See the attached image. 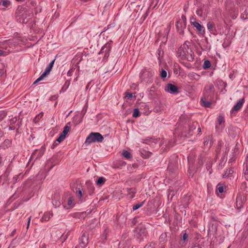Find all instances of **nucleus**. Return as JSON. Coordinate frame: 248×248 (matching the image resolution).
Here are the masks:
<instances>
[{"instance_id": "obj_41", "label": "nucleus", "mask_w": 248, "mask_h": 248, "mask_svg": "<svg viewBox=\"0 0 248 248\" xmlns=\"http://www.w3.org/2000/svg\"><path fill=\"white\" fill-rule=\"evenodd\" d=\"M212 166V163L211 161H209L206 164V169L208 170H209L210 173H212V170L211 169Z\"/></svg>"}, {"instance_id": "obj_36", "label": "nucleus", "mask_w": 248, "mask_h": 248, "mask_svg": "<svg viewBox=\"0 0 248 248\" xmlns=\"http://www.w3.org/2000/svg\"><path fill=\"white\" fill-rule=\"evenodd\" d=\"M3 145L6 147H10L11 144H12V140H10L9 139H6L3 143Z\"/></svg>"}, {"instance_id": "obj_35", "label": "nucleus", "mask_w": 248, "mask_h": 248, "mask_svg": "<svg viewBox=\"0 0 248 248\" xmlns=\"http://www.w3.org/2000/svg\"><path fill=\"white\" fill-rule=\"evenodd\" d=\"M7 115V112L5 110H0V121H1Z\"/></svg>"}, {"instance_id": "obj_62", "label": "nucleus", "mask_w": 248, "mask_h": 248, "mask_svg": "<svg viewBox=\"0 0 248 248\" xmlns=\"http://www.w3.org/2000/svg\"><path fill=\"white\" fill-rule=\"evenodd\" d=\"M31 217L30 216L29 218H28V223H27V229H28L29 228V227L30 226V222H31Z\"/></svg>"}, {"instance_id": "obj_25", "label": "nucleus", "mask_w": 248, "mask_h": 248, "mask_svg": "<svg viewBox=\"0 0 248 248\" xmlns=\"http://www.w3.org/2000/svg\"><path fill=\"white\" fill-rule=\"evenodd\" d=\"M106 182V179L103 177H100L96 181V184L97 186H101L103 185Z\"/></svg>"}, {"instance_id": "obj_20", "label": "nucleus", "mask_w": 248, "mask_h": 248, "mask_svg": "<svg viewBox=\"0 0 248 248\" xmlns=\"http://www.w3.org/2000/svg\"><path fill=\"white\" fill-rule=\"evenodd\" d=\"M86 185L88 188L90 194L91 195L94 191V187L90 181L86 182Z\"/></svg>"}, {"instance_id": "obj_13", "label": "nucleus", "mask_w": 248, "mask_h": 248, "mask_svg": "<svg viewBox=\"0 0 248 248\" xmlns=\"http://www.w3.org/2000/svg\"><path fill=\"white\" fill-rule=\"evenodd\" d=\"M186 24L184 23V22H180L177 21L176 23V27L177 32L182 35L184 34V29L186 28Z\"/></svg>"}, {"instance_id": "obj_50", "label": "nucleus", "mask_w": 248, "mask_h": 248, "mask_svg": "<svg viewBox=\"0 0 248 248\" xmlns=\"http://www.w3.org/2000/svg\"><path fill=\"white\" fill-rule=\"evenodd\" d=\"M108 233V229H105L103 232V235H102V237L104 238V239H105V240L107 239Z\"/></svg>"}, {"instance_id": "obj_19", "label": "nucleus", "mask_w": 248, "mask_h": 248, "mask_svg": "<svg viewBox=\"0 0 248 248\" xmlns=\"http://www.w3.org/2000/svg\"><path fill=\"white\" fill-rule=\"evenodd\" d=\"M53 216V213L51 212H45L43 217H42L41 219V221L42 222L44 221H48L50 218Z\"/></svg>"}, {"instance_id": "obj_17", "label": "nucleus", "mask_w": 248, "mask_h": 248, "mask_svg": "<svg viewBox=\"0 0 248 248\" xmlns=\"http://www.w3.org/2000/svg\"><path fill=\"white\" fill-rule=\"evenodd\" d=\"M187 77L190 80H195L196 81H198L201 78L200 75L193 72H189L187 75Z\"/></svg>"}, {"instance_id": "obj_23", "label": "nucleus", "mask_w": 248, "mask_h": 248, "mask_svg": "<svg viewBox=\"0 0 248 248\" xmlns=\"http://www.w3.org/2000/svg\"><path fill=\"white\" fill-rule=\"evenodd\" d=\"M233 173V168H230L229 170H227L225 173L223 175V177L224 178H226L230 177L232 176V173Z\"/></svg>"}, {"instance_id": "obj_10", "label": "nucleus", "mask_w": 248, "mask_h": 248, "mask_svg": "<svg viewBox=\"0 0 248 248\" xmlns=\"http://www.w3.org/2000/svg\"><path fill=\"white\" fill-rule=\"evenodd\" d=\"M215 88L212 84L207 85L205 86L204 89V96H211L214 95Z\"/></svg>"}, {"instance_id": "obj_3", "label": "nucleus", "mask_w": 248, "mask_h": 248, "mask_svg": "<svg viewBox=\"0 0 248 248\" xmlns=\"http://www.w3.org/2000/svg\"><path fill=\"white\" fill-rule=\"evenodd\" d=\"M178 157L175 155L170 156L169 160L167 171L170 174L175 173L178 170Z\"/></svg>"}, {"instance_id": "obj_51", "label": "nucleus", "mask_w": 248, "mask_h": 248, "mask_svg": "<svg viewBox=\"0 0 248 248\" xmlns=\"http://www.w3.org/2000/svg\"><path fill=\"white\" fill-rule=\"evenodd\" d=\"M196 14L200 17L202 16V9H198L196 11Z\"/></svg>"}, {"instance_id": "obj_47", "label": "nucleus", "mask_w": 248, "mask_h": 248, "mask_svg": "<svg viewBox=\"0 0 248 248\" xmlns=\"http://www.w3.org/2000/svg\"><path fill=\"white\" fill-rule=\"evenodd\" d=\"M211 137L208 136V137H206L203 142V145L204 146H207L209 143V140L211 139Z\"/></svg>"}, {"instance_id": "obj_28", "label": "nucleus", "mask_w": 248, "mask_h": 248, "mask_svg": "<svg viewBox=\"0 0 248 248\" xmlns=\"http://www.w3.org/2000/svg\"><path fill=\"white\" fill-rule=\"evenodd\" d=\"M211 63L210 61L208 60H207L204 62L203 64L202 65V68L204 69H207L211 67Z\"/></svg>"}, {"instance_id": "obj_24", "label": "nucleus", "mask_w": 248, "mask_h": 248, "mask_svg": "<svg viewBox=\"0 0 248 248\" xmlns=\"http://www.w3.org/2000/svg\"><path fill=\"white\" fill-rule=\"evenodd\" d=\"M201 102L202 104V105L205 108H208L211 105V102L206 101L205 96L201 98Z\"/></svg>"}, {"instance_id": "obj_33", "label": "nucleus", "mask_w": 248, "mask_h": 248, "mask_svg": "<svg viewBox=\"0 0 248 248\" xmlns=\"http://www.w3.org/2000/svg\"><path fill=\"white\" fill-rule=\"evenodd\" d=\"M140 112L138 108H135L134 109V112L133 114V117L134 118H137L140 116Z\"/></svg>"}, {"instance_id": "obj_9", "label": "nucleus", "mask_w": 248, "mask_h": 248, "mask_svg": "<svg viewBox=\"0 0 248 248\" xmlns=\"http://www.w3.org/2000/svg\"><path fill=\"white\" fill-rule=\"evenodd\" d=\"M246 198L244 196H242L240 195H237L236 198V209L240 211L241 208L244 206L245 203Z\"/></svg>"}, {"instance_id": "obj_44", "label": "nucleus", "mask_w": 248, "mask_h": 248, "mask_svg": "<svg viewBox=\"0 0 248 248\" xmlns=\"http://www.w3.org/2000/svg\"><path fill=\"white\" fill-rule=\"evenodd\" d=\"M10 124L11 125H13L15 124L17 122V118L16 117H13L11 119L9 120Z\"/></svg>"}, {"instance_id": "obj_48", "label": "nucleus", "mask_w": 248, "mask_h": 248, "mask_svg": "<svg viewBox=\"0 0 248 248\" xmlns=\"http://www.w3.org/2000/svg\"><path fill=\"white\" fill-rule=\"evenodd\" d=\"M76 195L79 198H81L82 196V191L80 188H78V190L76 191Z\"/></svg>"}, {"instance_id": "obj_21", "label": "nucleus", "mask_w": 248, "mask_h": 248, "mask_svg": "<svg viewBox=\"0 0 248 248\" xmlns=\"http://www.w3.org/2000/svg\"><path fill=\"white\" fill-rule=\"evenodd\" d=\"M226 186L222 183H218L217 186V191L219 193H222L224 192Z\"/></svg>"}, {"instance_id": "obj_30", "label": "nucleus", "mask_w": 248, "mask_h": 248, "mask_svg": "<svg viewBox=\"0 0 248 248\" xmlns=\"http://www.w3.org/2000/svg\"><path fill=\"white\" fill-rule=\"evenodd\" d=\"M70 85V81L66 80L65 81V83L64 85L63 86V87L62 88L60 92H64L66 91V90L68 89L69 86Z\"/></svg>"}, {"instance_id": "obj_42", "label": "nucleus", "mask_w": 248, "mask_h": 248, "mask_svg": "<svg viewBox=\"0 0 248 248\" xmlns=\"http://www.w3.org/2000/svg\"><path fill=\"white\" fill-rule=\"evenodd\" d=\"M65 137L63 136L62 134H60L59 137L57 139L56 141H57L58 143H60L62 141H63L65 139Z\"/></svg>"}, {"instance_id": "obj_49", "label": "nucleus", "mask_w": 248, "mask_h": 248, "mask_svg": "<svg viewBox=\"0 0 248 248\" xmlns=\"http://www.w3.org/2000/svg\"><path fill=\"white\" fill-rule=\"evenodd\" d=\"M174 195V191H171V192H170L169 194H168V200H170L171 201L172 199V198L173 197Z\"/></svg>"}, {"instance_id": "obj_52", "label": "nucleus", "mask_w": 248, "mask_h": 248, "mask_svg": "<svg viewBox=\"0 0 248 248\" xmlns=\"http://www.w3.org/2000/svg\"><path fill=\"white\" fill-rule=\"evenodd\" d=\"M224 121V118L222 116H219L217 118V122L219 124H221Z\"/></svg>"}, {"instance_id": "obj_8", "label": "nucleus", "mask_w": 248, "mask_h": 248, "mask_svg": "<svg viewBox=\"0 0 248 248\" xmlns=\"http://www.w3.org/2000/svg\"><path fill=\"white\" fill-rule=\"evenodd\" d=\"M196 126L194 124L189 125L187 129H186L182 132V137L184 138L190 137L193 135L194 130L196 129Z\"/></svg>"}, {"instance_id": "obj_43", "label": "nucleus", "mask_w": 248, "mask_h": 248, "mask_svg": "<svg viewBox=\"0 0 248 248\" xmlns=\"http://www.w3.org/2000/svg\"><path fill=\"white\" fill-rule=\"evenodd\" d=\"M167 75V73L166 71L164 69H162L161 70V73H160V76H161V78H166Z\"/></svg>"}, {"instance_id": "obj_59", "label": "nucleus", "mask_w": 248, "mask_h": 248, "mask_svg": "<svg viewBox=\"0 0 248 248\" xmlns=\"http://www.w3.org/2000/svg\"><path fill=\"white\" fill-rule=\"evenodd\" d=\"M58 142L56 141V140L54 142V143L52 144L51 146V149H54L58 144Z\"/></svg>"}, {"instance_id": "obj_63", "label": "nucleus", "mask_w": 248, "mask_h": 248, "mask_svg": "<svg viewBox=\"0 0 248 248\" xmlns=\"http://www.w3.org/2000/svg\"><path fill=\"white\" fill-rule=\"evenodd\" d=\"M40 114H39L38 116H36L34 119V121H35L36 123L38 121V120L40 119Z\"/></svg>"}, {"instance_id": "obj_57", "label": "nucleus", "mask_w": 248, "mask_h": 248, "mask_svg": "<svg viewBox=\"0 0 248 248\" xmlns=\"http://www.w3.org/2000/svg\"><path fill=\"white\" fill-rule=\"evenodd\" d=\"M19 175H20V174L16 175L13 177V181L14 184L16 183L17 182Z\"/></svg>"}, {"instance_id": "obj_55", "label": "nucleus", "mask_w": 248, "mask_h": 248, "mask_svg": "<svg viewBox=\"0 0 248 248\" xmlns=\"http://www.w3.org/2000/svg\"><path fill=\"white\" fill-rule=\"evenodd\" d=\"M157 55H158V58L159 59V57L163 54V51L161 49V48H159L157 50Z\"/></svg>"}, {"instance_id": "obj_27", "label": "nucleus", "mask_w": 248, "mask_h": 248, "mask_svg": "<svg viewBox=\"0 0 248 248\" xmlns=\"http://www.w3.org/2000/svg\"><path fill=\"white\" fill-rule=\"evenodd\" d=\"M123 155L127 159H130L132 158V155L128 151L124 150L122 153Z\"/></svg>"}, {"instance_id": "obj_11", "label": "nucleus", "mask_w": 248, "mask_h": 248, "mask_svg": "<svg viewBox=\"0 0 248 248\" xmlns=\"http://www.w3.org/2000/svg\"><path fill=\"white\" fill-rule=\"evenodd\" d=\"M165 90L166 92L171 94H177L179 93L178 87L171 83H168Z\"/></svg>"}, {"instance_id": "obj_4", "label": "nucleus", "mask_w": 248, "mask_h": 248, "mask_svg": "<svg viewBox=\"0 0 248 248\" xmlns=\"http://www.w3.org/2000/svg\"><path fill=\"white\" fill-rule=\"evenodd\" d=\"M154 75V71L153 70L144 68L140 72V79L141 81L146 79L149 83H151L153 81L152 78Z\"/></svg>"}, {"instance_id": "obj_14", "label": "nucleus", "mask_w": 248, "mask_h": 248, "mask_svg": "<svg viewBox=\"0 0 248 248\" xmlns=\"http://www.w3.org/2000/svg\"><path fill=\"white\" fill-rule=\"evenodd\" d=\"M245 99L244 98L240 99L236 104L233 106L231 110V112H232L234 110L237 111L238 110L243 106L244 103Z\"/></svg>"}, {"instance_id": "obj_34", "label": "nucleus", "mask_w": 248, "mask_h": 248, "mask_svg": "<svg viewBox=\"0 0 248 248\" xmlns=\"http://www.w3.org/2000/svg\"><path fill=\"white\" fill-rule=\"evenodd\" d=\"M54 62H55V60H54L52 62H51L49 63V64H48V65L46 67V68L45 70H46L47 72H49V73H50V72L51 71V70L53 66Z\"/></svg>"}, {"instance_id": "obj_7", "label": "nucleus", "mask_w": 248, "mask_h": 248, "mask_svg": "<svg viewBox=\"0 0 248 248\" xmlns=\"http://www.w3.org/2000/svg\"><path fill=\"white\" fill-rule=\"evenodd\" d=\"M88 234L85 232H83L81 237L79 238V247L81 248H85L88 244L89 241Z\"/></svg>"}, {"instance_id": "obj_56", "label": "nucleus", "mask_w": 248, "mask_h": 248, "mask_svg": "<svg viewBox=\"0 0 248 248\" xmlns=\"http://www.w3.org/2000/svg\"><path fill=\"white\" fill-rule=\"evenodd\" d=\"M174 142L173 140H171L169 141V142L167 144V147L170 148L174 146Z\"/></svg>"}, {"instance_id": "obj_16", "label": "nucleus", "mask_w": 248, "mask_h": 248, "mask_svg": "<svg viewBox=\"0 0 248 248\" xmlns=\"http://www.w3.org/2000/svg\"><path fill=\"white\" fill-rule=\"evenodd\" d=\"M190 196L189 195H185L182 198L181 202L184 208L188 207L190 203Z\"/></svg>"}, {"instance_id": "obj_40", "label": "nucleus", "mask_w": 248, "mask_h": 248, "mask_svg": "<svg viewBox=\"0 0 248 248\" xmlns=\"http://www.w3.org/2000/svg\"><path fill=\"white\" fill-rule=\"evenodd\" d=\"M244 174L245 179L248 181V167L246 165V169L244 170Z\"/></svg>"}, {"instance_id": "obj_31", "label": "nucleus", "mask_w": 248, "mask_h": 248, "mask_svg": "<svg viewBox=\"0 0 248 248\" xmlns=\"http://www.w3.org/2000/svg\"><path fill=\"white\" fill-rule=\"evenodd\" d=\"M205 40H206V45H204L203 46V47H201V48L202 50H204V51L210 50L211 49V46L208 44L207 38H206Z\"/></svg>"}, {"instance_id": "obj_64", "label": "nucleus", "mask_w": 248, "mask_h": 248, "mask_svg": "<svg viewBox=\"0 0 248 248\" xmlns=\"http://www.w3.org/2000/svg\"><path fill=\"white\" fill-rule=\"evenodd\" d=\"M16 128V126H14V125L9 126V129L10 130H14Z\"/></svg>"}, {"instance_id": "obj_45", "label": "nucleus", "mask_w": 248, "mask_h": 248, "mask_svg": "<svg viewBox=\"0 0 248 248\" xmlns=\"http://www.w3.org/2000/svg\"><path fill=\"white\" fill-rule=\"evenodd\" d=\"M125 96L124 97L125 98H127L128 99H132V97H133V94L132 93H127V92H126L125 93Z\"/></svg>"}, {"instance_id": "obj_1", "label": "nucleus", "mask_w": 248, "mask_h": 248, "mask_svg": "<svg viewBox=\"0 0 248 248\" xmlns=\"http://www.w3.org/2000/svg\"><path fill=\"white\" fill-rule=\"evenodd\" d=\"M177 56L182 60L192 62L194 59V53L192 50L191 43L186 41L178 49Z\"/></svg>"}, {"instance_id": "obj_38", "label": "nucleus", "mask_w": 248, "mask_h": 248, "mask_svg": "<svg viewBox=\"0 0 248 248\" xmlns=\"http://www.w3.org/2000/svg\"><path fill=\"white\" fill-rule=\"evenodd\" d=\"M214 27V24L213 23H212V22H210L207 23V28L208 30L209 31L211 32L212 31V29H213Z\"/></svg>"}, {"instance_id": "obj_39", "label": "nucleus", "mask_w": 248, "mask_h": 248, "mask_svg": "<svg viewBox=\"0 0 248 248\" xmlns=\"http://www.w3.org/2000/svg\"><path fill=\"white\" fill-rule=\"evenodd\" d=\"M10 3V2L8 0H1L0 2L1 5L4 7H7L9 5Z\"/></svg>"}, {"instance_id": "obj_60", "label": "nucleus", "mask_w": 248, "mask_h": 248, "mask_svg": "<svg viewBox=\"0 0 248 248\" xmlns=\"http://www.w3.org/2000/svg\"><path fill=\"white\" fill-rule=\"evenodd\" d=\"M171 22H170L169 24L167 26V28L166 29V33H168L170 31V26H171Z\"/></svg>"}, {"instance_id": "obj_54", "label": "nucleus", "mask_w": 248, "mask_h": 248, "mask_svg": "<svg viewBox=\"0 0 248 248\" xmlns=\"http://www.w3.org/2000/svg\"><path fill=\"white\" fill-rule=\"evenodd\" d=\"M178 21L182 22L183 21L184 23H185L186 24V16L184 15H182L181 16V18L178 20Z\"/></svg>"}, {"instance_id": "obj_29", "label": "nucleus", "mask_w": 248, "mask_h": 248, "mask_svg": "<svg viewBox=\"0 0 248 248\" xmlns=\"http://www.w3.org/2000/svg\"><path fill=\"white\" fill-rule=\"evenodd\" d=\"M198 161L200 165H202L205 161L204 156L202 154L199 155L198 158Z\"/></svg>"}, {"instance_id": "obj_37", "label": "nucleus", "mask_w": 248, "mask_h": 248, "mask_svg": "<svg viewBox=\"0 0 248 248\" xmlns=\"http://www.w3.org/2000/svg\"><path fill=\"white\" fill-rule=\"evenodd\" d=\"M67 204L70 207H73L74 205V200L72 197H69L68 200Z\"/></svg>"}, {"instance_id": "obj_46", "label": "nucleus", "mask_w": 248, "mask_h": 248, "mask_svg": "<svg viewBox=\"0 0 248 248\" xmlns=\"http://www.w3.org/2000/svg\"><path fill=\"white\" fill-rule=\"evenodd\" d=\"M70 232H68L65 235H62V236L61 239L63 240L62 242L63 243L64 241H65L66 239L68 238V236L70 235Z\"/></svg>"}, {"instance_id": "obj_15", "label": "nucleus", "mask_w": 248, "mask_h": 248, "mask_svg": "<svg viewBox=\"0 0 248 248\" xmlns=\"http://www.w3.org/2000/svg\"><path fill=\"white\" fill-rule=\"evenodd\" d=\"M148 96L151 99H155L156 98V93H155V87L152 86L148 90Z\"/></svg>"}, {"instance_id": "obj_32", "label": "nucleus", "mask_w": 248, "mask_h": 248, "mask_svg": "<svg viewBox=\"0 0 248 248\" xmlns=\"http://www.w3.org/2000/svg\"><path fill=\"white\" fill-rule=\"evenodd\" d=\"M144 202H139V203L134 205L133 206V208H132L133 210L134 211H135V210L138 209L139 208H140L143 205Z\"/></svg>"}, {"instance_id": "obj_58", "label": "nucleus", "mask_w": 248, "mask_h": 248, "mask_svg": "<svg viewBox=\"0 0 248 248\" xmlns=\"http://www.w3.org/2000/svg\"><path fill=\"white\" fill-rule=\"evenodd\" d=\"M139 231V232H138V233L140 234V236L141 234L144 233V230L136 229V230H135L136 232H138Z\"/></svg>"}, {"instance_id": "obj_2", "label": "nucleus", "mask_w": 248, "mask_h": 248, "mask_svg": "<svg viewBox=\"0 0 248 248\" xmlns=\"http://www.w3.org/2000/svg\"><path fill=\"white\" fill-rule=\"evenodd\" d=\"M104 137L99 132H92L87 137L85 144H89L93 142H101L104 140Z\"/></svg>"}, {"instance_id": "obj_53", "label": "nucleus", "mask_w": 248, "mask_h": 248, "mask_svg": "<svg viewBox=\"0 0 248 248\" xmlns=\"http://www.w3.org/2000/svg\"><path fill=\"white\" fill-rule=\"evenodd\" d=\"M187 238H188V234L186 232H185L183 234L182 239V241H183L185 242L186 241H187Z\"/></svg>"}, {"instance_id": "obj_5", "label": "nucleus", "mask_w": 248, "mask_h": 248, "mask_svg": "<svg viewBox=\"0 0 248 248\" xmlns=\"http://www.w3.org/2000/svg\"><path fill=\"white\" fill-rule=\"evenodd\" d=\"M112 41L109 40L106 44H105L102 47L99 54L104 53L103 59H107L109 56L110 51L112 48Z\"/></svg>"}, {"instance_id": "obj_12", "label": "nucleus", "mask_w": 248, "mask_h": 248, "mask_svg": "<svg viewBox=\"0 0 248 248\" xmlns=\"http://www.w3.org/2000/svg\"><path fill=\"white\" fill-rule=\"evenodd\" d=\"M52 204L55 208L61 205L60 193L59 192H56L53 195L52 197Z\"/></svg>"}, {"instance_id": "obj_6", "label": "nucleus", "mask_w": 248, "mask_h": 248, "mask_svg": "<svg viewBox=\"0 0 248 248\" xmlns=\"http://www.w3.org/2000/svg\"><path fill=\"white\" fill-rule=\"evenodd\" d=\"M195 19L194 18H191L190 19V22L192 25L194 27L196 28L198 32L203 35L205 33V29L203 26L201 25V24L198 22L196 21Z\"/></svg>"}, {"instance_id": "obj_22", "label": "nucleus", "mask_w": 248, "mask_h": 248, "mask_svg": "<svg viewBox=\"0 0 248 248\" xmlns=\"http://www.w3.org/2000/svg\"><path fill=\"white\" fill-rule=\"evenodd\" d=\"M70 123H67L66 125L64 127L63 131L61 134L66 137V135L70 129V126H69Z\"/></svg>"}, {"instance_id": "obj_61", "label": "nucleus", "mask_w": 248, "mask_h": 248, "mask_svg": "<svg viewBox=\"0 0 248 248\" xmlns=\"http://www.w3.org/2000/svg\"><path fill=\"white\" fill-rule=\"evenodd\" d=\"M49 74V72H47L46 70H45V71L42 74V76L45 78Z\"/></svg>"}, {"instance_id": "obj_26", "label": "nucleus", "mask_w": 248, "mask_h": 248, "mask_svg": "<svg viewBox=\"0 0 248 248\" xmlns=\"http://www.w3.org/2000/svg\"><path fill=\"white\" fill-rule=\"evenodd\" d=\"M241 18L243 20H246L248 18V7H246L241 15Z\"/></svg>"}, {"instance_id": "obj_18", "label": "nucleus", "mask_w": 248, "mask_h": 248, "mask_svg": "<svg viewBox=\"0 0 248 248\" xmlns=\"http://www.w3.org/2000/svg\"><path fill=\"white\" fill-rule=\"evenodd\" d=\"M126 191L129 198L132 199L135 197L136 193V189L134 187L127 188Z\"/></svg>"}]
</instances>
